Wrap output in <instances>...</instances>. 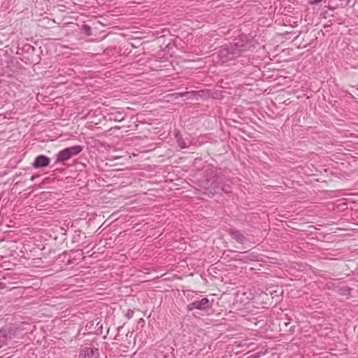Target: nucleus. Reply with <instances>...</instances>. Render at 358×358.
<instances>
[{
  "label": "nucleus",
  "instance_id": "f257e3e1",
  "mask_svg": "<svg viewBox=\"0 0 358 358\" xmlns=\"http://www.w3.org/2000/svg\"><path fill=\"white\" fill-rule=\"evenodd\" d=\"M253 48L252 41L249 39L247 36H241L235 38L227 48H222L220 50V56L222 58H225L226 60H230L246 51L252 50Z\"/></svg>",
  "mask_w": 358,
  "mask_h": 358
},
{
  "label": "nucleus",
  "instance_id": "f03ea898",
  "mask_svg": "<svg viewBox=\"0 0 358 358\" xmlns=\"http://www.w3.org/2000/svg\"><path fill=\"white\" fill-rule=\"evenodd\" d=\"M206 178L201 180V187L207 193L212 195V188L216 186H221L223 178L217 172V169L211 165H208L205 170Z\"/></svg>",
  "mask_w": 358,
  "mask_h": 358
},
{
  "label": "nucleus",
  "instance_id": "7ed1b4c3",
  "mask_svg": "<svg viewBox=\"0 0 358 358\" xmlns=\"http://www.w3.org/2000/svg\"><path fill=\"white\" fill-rule=\"evenodd\" d=\"M212 307V303L208 298H203L201 300L194 301L187 306L188 311H192L194 309L206 310Z\"/></svg>",
  "mask_w": 358,
  "mask_h": 358
},
{
  "label": "nucleus",
  "instance_id": "20e7f679",
  "mask_svg": "<svg viewBox=\"0 0 358 358\" xmlns=\"http://www.w3.org/2000/svg\"><path fill=\"white\" fill-rule=\"evenodd\" d=\"M229 234L238 243L245 244L248 241L246 235L239 230L231 229L229 230Z\"/></svg>",
  "mask_w": 358,
  "mask_h": 358
},
{
  "label": "nucleus",
  "instance_id": "39448f33",
  "mask_svg": "<svg viewBox=\"0 0 358 358\" xmlns=\"http://www.w3.org/2000/svg\"><path fill=\"white\" fill-rule=\"evenodd\" d=\"M50 163V159L48 157L43 155H41L35 158L32 164V166L35 169H40L49 166Z\"/></svg>",
  "mask_w": 358,
  "mask_h": 358
},
{
  "label": "nucleus",
  "instance_id": "423d86ee",
  "mask_svg": "<svg viewBox=\"0 0 358 358\" xmlns=\"http://www.w3.org/2000/svg\"><path fill=\"white\" fill-rule=\"evenodd\" d=\"M231 192V187L229 184L224 182V180L222 182L221 186H216L212 188V196L215 194H221L222 192L229 194Z\"/></svg>",
  "mask_w": 358,
  "mask_h": 358
},
{
  "label": "nucleus",
  "instance_id": "0eeeda50",
  "mask_svg": "<svg viewBox=\"0 0 358 358\" xmlns=\"http://www.w3.org/2000/svg\"><path fill=\"white\" fill-rule=\"evenodd\" d=\"M82 358H96L99 357V350L97 348H85L80 352Z\"/></svg>",
  "mask_w": 358,
  "mask_h": 358
},
{
  "label": "nucleus",
  "instance_id": "6e6552de",
  "mask_svg": "<svg viewBox=\"0 0 358 358\" xmlns=\"http://www.w3.org/2000/svg\"><path fill=\"white\" fill-rule=\"evenodd\" d=\"M70 158L71 157L66 148L59 151L57 155V161L59 162L64 163V162L69 160Z\"/></svg>",
  "mask_w": 358,
  "mask_h": 358
},
{
  "label": "nucleus",
  "instance_id": "1a4fd4ad",
  "mask_svg": "<svg viewBox=\"0 0 358 358\" xmlns=\"http://www.w3.org/2000/svg\"><path fill=\"white\" fill-rule=\"evenodd\" d=\"M71 157L78 155L83 150L81 145H74L66 148Z\"/></svg>",
  "mask_w": 358,
  "mask_h": 358
},
{
  "label": "nucleus",
  "instance_id": "9d476101",
  "mask_svg": "<svg viewBox=\"0 0 358 358\" xmlns=\"http://www.w3.org/2000/svg\"><path fill=\"white\" fill-rule=\"evenodd\" d=\"M176 141H177V143L178 145V146L181 148V149H183V148H187V145L181 135V134L180 132H178L176 136Z\"/></svg>",
  "mask_w": 358,
  "mask_h": 358
},
{
  "label": "nucleus",
  "instance_id": "9b49d317",
  "mask_svg": "<svg viewBox=\"0 0 358 358\" xmlns=\"http://www.w3.org/2000/svg\"><path fill=\"white\" fill-rule=\"evenodd\" d=\"M7 334L6 331L4 329L0 330V348H1L3 345L6 343L7 341Z\"/></svg>",
  "mask_w": 358,
  "mask_h": 358
},
{
  "label": "nucleus",
  "instance_id": "f8f14e48",
  "mask_svg": "<svg viewBox=\"0 0 358 358\" xmlns=\"http://www.w3.org/2000/svg\"><path fill=\"white\" fill-rule=\"evenodd\" d=\"M82 29L83 31H85L88 36H90L92 34V29H91V27L89 25L84 24L83 26V29Z\"/></svg>",
  "mask_w": 358,
  "mask_h": 358
},
{
  "label": "nucleus",
  "instance_id": "ddd939ff",
  "mask_svg": "<svg viewBox=\"0 0 358 358\" xmlns=\"http://www.w3.org/2000/svg\"><path fill=\"white\" fill-rule=\"evenodd\" d=\"M125 315L127 319H131L134 316V310L129 309Z\"/></svg>",
  "mask_w": 358,
  "mask_h": 358
},
{
  "label": "nucleus",
  "instance_id": "4468645a",
  "mask_svg": "<svg viewBox=\"0 0 358 358\" xmlns=\"http://www.w3.org/2000/svg\"><path fill=\"white\" fill-rule=\"evenodd\" d=\"M341 291L342 292L343 294H349L350 289L348 288V287H344L342 289H341Z\"/></svg>",
  "mask_w": 358,
  "mask_h": 358
},
{
  "label": "nucleus",
  "instance_id": "2eb2a0df",
  "mask_svg": "<svg viewBox=\"0 0 358 358\" xmlns=\"http://www.w3.org/2000/svg\"><path fill=\"white\" fill-rule=\"evenodd\" d=\"M322 0H309V3L310 4H317L322 1Z\"/></svg>",
  "mask_w": 358,
  "mask_h": 358
},
{
  "label": "nucleus",
  "instance_id": "dca6fc26",
  "mask_svg": "<svg viewBox=\"0 0 358 358\" xmlns=\"http://www.w3.org/2000/svg\"><path fill=\"white\" fill-rule=\"evenodd\" d=\"M5 288H6V284L2 282H0V289H3Z\"/></svg>",
  "mask_w": 358,
  "mask_h": 358
},
{
  "label": "nucleus",
  "instance_id": "f3484780",
  "mask_svg": "<svg viewBox=\"0 0 358 358\" xmlns=\"http://www.w3.org/2000/svg\"><path fill=\"white\" fill-rule=\"evenodd\" d=\"M38 177V176L37 175H35V176H32L31 178H30V180L31 181H34L36 178H37Z\"/></svg>",
  "mask_w": 358,
  "mask_h": 358
},
{
  "label": "nucleus",
  "instance_id": "a211bd4d",
  "mask_svg": "<svg viewBox=\"0 0 358 358\" xmlns=\"http://www.w3.org/2000/svg\"><path fill=\"white\" fill-rule=\"evenodd\" d=\"M96 358H98V357H96Z\"/></svg>",
  "mask_w": 358,
  "mask_h": 358
}]
</instances>
